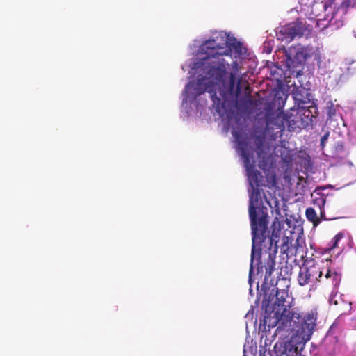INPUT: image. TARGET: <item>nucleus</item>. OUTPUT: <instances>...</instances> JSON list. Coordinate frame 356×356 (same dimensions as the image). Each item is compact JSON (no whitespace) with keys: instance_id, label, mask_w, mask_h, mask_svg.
<instances>
[{"instance_id":"nucleus-8","label":"nucleus","mask_w":356,"mask_h":356,"mask_svg":"<svg viewBox=\"0 0 356 356\" xmlns=\"http://www.w3.org/2000/svg\"><path fill=\"white\" fill-rule=\"evenodd\" d=\"M286 115V124L289 131H294L296 128L302 127V122L299 113V107L291 108L289 111L284 113Z\"/></svg>"},{"instance_id":"nucleus-7","label":"nucleus","mask_w":356,"mask_h":356,"mask_svg":"<svg viewBox=\"0 0 356 356\" xmlns=\"http://www.w3.org/2000/svg\"><path fill=\"white\" fill-rule=\"evenodd\" d=\"M299 113L302 122V128L312 125L313 119L317 117L318 108L316 105H312L307 107L299 106Z\"/></svg>"},{"instance_id":"nucleus-18","label":"nucleus","mask_w":356,"mask_h":356,"mask_svg":"<svg viewBox=\"0 0 356 356\" xmlns=\"http://www.w3.org/2000/svg\"><path fill=\"white\" fill-rule=\"evenodd\" d=\"M336 114V110L332 105L327 107V115L330 118H332Z\"/></svg>"},{"instance_id":"nucleus-15","label":"nucleus","mask_w":356,"mask_h":356,"mask_svg":"<svg viewBox=\"0 0 356 356\" xmlns=\"http://www.w3.org/2000/svg\"><path fill=\"white\" fill-rule=\"evenodd\" d=\"M301 164L304 165L305 170H309V168H311L312 163L309 155H307L303 159Z\"/></svg>"},{"instance_id":"nucleus-10","label":"nucleus","mask_w":356,"mask_h":356,"mask_svg":"<svg viewBox=\"0 0 356 356\" xmlns=\"http://www.w3.org/2000/svg\"><path fill=\"white\" fill-rule=\"evenodd\" d=\"M340 1L341 0H325V8L326 9L330 8L333 10V15H335L339 13H341L342 15H346L350 7H348L346 9L343 8L341 6L345 2V0H343L341 2Z\"/></svg>"},{"instance_id":"nucleus-19","label":"nucleus","mask_w":356,"mask_h":356,"mask_svg":"<svg viewBox=\"0 0 356 356\" xmlns=\"http://www.w3.org/2000/svg\"><path fill=\"white\" fill-rule=\"evenodd\" d=\"M213 40H215V42L217 43L216 40H215V39H213ZM218 44H221V45H223V48H222V49H220V50H219V52L221 54L220 55H221L222 58L224 59V58H223V55H224V54L228 55V53H226V52H227V50H225V51H224V52H222V51H222V50H223V49H225V47L227 46V40H224V42H222V43H219V42H218Z\"/></svg>"},{"instance_id":"nucleus-14","label":"nucleus","mask_w":356,"mask_h":356,"mask_svg":"<svg viewBox=\"0 0 356 356\" xmlns=\"http://www.w3.org/2000/svg\"><path fill=\"white\" fill-rule=\"evenodd\" d=\"M293 96L295 101L297 102L299 105L300 104H305L307 102V99L309 100L308 98L303 97L302 95L298 92H293Z\"/></svg>"},{"instance_id":"nucleus-4","label":"nucleus","mask_w":356,"mask_h":356,"mask_svg":"<svg viewBox=\"0 0 356 356\" xmlns=\"http://www.w3.org/2000/svg\"><path fill=\"white\" fill-rule=\"evenodd\" d=\"M311 262L305 263L300 268L298 281L300 286H305L311 282L319 281L323 273L319 264Z\"/></svg>"},{"instance_id":"nucleus-16","label":"nucleus","mask_w":356,"mask_h":356,"mask_svg":"<svg viewBox=\"0 0 356 356\" xmlns=\"http://www.w3.org/2000/svg\"><path fill=\"white\" fill-rule=\"evenodd\" d=\"M343 8H347L348 7L356 8V0H345V2L342 4Z\"/></svg>"},{"instance_id":"nucleus-20","label":"nucleus","mask_w":356,"mask_h":356,"mask_svg":"<svg viewBox=\"0 0 356 356\" xmlns=\"http://www.w3.org/2000/svg\"><path fill=\"white\" fill-rule=\"evenodd\" d=\"M329 135H330V133L329 132H327L326 134H325L321 138V146L322 147V148H323L325 145V142L326 140H327L328 137H329Z\"/></svg>"},{"instance_id":"nucleus-22","label":"nucleus","mask_w":356,"mask_h":356,"mask_svg":"<svg viewBox=\"0 0 356 356\" xmlns=\"http://www.w3.org/2000/svg\"><path fill=\"white\" fill-rule=\"evenodd\" d=\"M286 56H287L289 59H291V58L290 55H289L287 52H286Z\"/></svg>"},{"instance_id":"nucleus-9","label":"nucleus","mask_w":356,"mask_h":356,"mask_svg":"<svg viewBox=\"0 0 356 356\" xmlns=\"http://www.w3.org/2000/svg\"><path fill=\"white\" fill-rule=\"evenodd\" d=\"M257 154L259 159V167L264 171L266 170L269 166L271 156L267 153L261 143L257 144Z\"/></svg>"},{"instance_id":"nucleus-3","label":"nucleus","mask_w":356,"mask_h":356,"mask_svg":"<svg viewBox=\"0 0 356 356\" xmlns=\"http://www.w3.org/2000/svg\"><path fill=\"white\" fill-rule=\"evenodd\" d=\"M286 296V291H279L277 288H273L270 293L265 292L262 302L265 307L264 325L269 329L277 326V330L291 333L292 346L300 344L302 348L311 339L316 318L312 312L303 317L294 312L289 305H285Z\"/></svg>"},{"instance_id":"nucleus-21","label":"nucleus","mask_w":356,"mask_h":356,"mask_svg":"<svg viewBox=\"0 0 356 356\" xmlns=\"http://www.w3.org/2000/svg\"><path fill=\"white\" fill-rule=\"evenodd\" d=\"M337 295H331L329 298V302L331 305H338V300L336 299Z\"/></svg>"},{"instance_id":"nucleus-5","label":"nucleus","mask_w":356,"mask_h":356,"mask_svg":"<svg viewBox=\"0 0 356 356\" xmlns=\"http://www.w3.org/2000/svg\"><path fill=\"white\" fill-rule=\"evenodd\" d=\"M265 117L266 130L269 132L271 131L274 135H282L287 126L284 113L268 111Z\"/></svg>"},{"instance_id":"nucleus-2","label":"nucleus","mask_w":356,"mask_h":356,"mask_svg":"<svg viewBox=\"0 0 356 356\" xmlns=\"http://www.w3.org/2000/svg\"><path fill=\"white\" fill-rule=\"evenodd\" d=\"M241 156L243 159L244 166L247 172L248 179L250 188L249 198V216L251 222L252 235V247L251 252V264L250 275L253 270L254 259L257 261V274L261 276L264 273L265 283L268 282L272 273L275 270L277 246H273V240L269 236L268 230V216L262 212L257 218V205L261 197V187L264 186V176L256 170L251 163L250 154L241 148Z\"/></svg>"},{"instance_id":"nucleus-1","label":"nucleus","mask_w":356,"mask_h":356,"mask_svg":"<svg viewBox=\"0 0 356 356\" xmlns=\"http://www.w3.org/2000/svg\"><path fill=\"white\" fill-rule=\"evenodd\" d=\"M222 48L223 45L213 40H207L200 45V53L205 56L195 64L194 68L202 67L205 76L186 86V98L195 99L204 92H208L216 104L217 109H219L220 105L222 108H225V103L229 97L234 99L239 97L242 78L239 74L238 65L236 62H233L232 70L227 79L225 76L229 65L219 52Z\"/></svg>"},{"instance_id":"nucleus-11","label":"nucleus","mask_w":356,"mask_h":356,"mask_svg":"<svg viewBox=\"0 0 356 356\" xmlns=\"http://www.w3.org/2000/svg\"><path fill=\"white\" fill-rule=\"evenodd\" d=\"M325 278L330 279L331 281V284L333 286L337 287L341 282V275L339 273L336 271H332L330 270H327L325 274Z\"/></svg>"},{"instance_id":"nucleus-6","label":"nucleus","mask_w":356,"mask_h":356,"mask_svg":"<svg viewBox=\"0 0 356 356\" xmlns=\"http://www.w3.org/2000/svg\"><path fill=\"white\" fill-rule=\"evenodd\" d=\"M305 31V25L299 19L280 27L276 33L277 40L290 42L296 36H301Z\"/></svg>"},{"instance_id":"nucleus-17","label":"nucleus","mask_w":356,"mask_h":356,"mask_svg":"<svg viewBox=\"0 0 356 356\" xmlns=\"http://www.w3.org/2000/svg\"><path fill=\"white\" fill-rule=\"evenodd\" d=\"M320 202H321L319 203L318 207H319V209L321 210V217L319 218H320V220L321 219L327 220L325 216L324 211H323L321 209V207H323L325 203V199L324 197H322V198H321Z\"/></svg>"},{"instance_id":"nucleus-12","label":"nucleus","mask_w":356,"mask_h":356,"mask_svg":"<svg viewBox=\"0 0 356 356\" xmlns=\"http://www.w3.org/2000/svg\"><path fill=\"white\" fill-rule=\"evenodd\" d=\"M305 215L307 220L312 222L314 227L317 226L320 224L321 220L319 217H318L316 211L312 207H308L306 209Z\"/></svg>"},{"instance_id":"nucleus-13","label":"nucleus","mask_w":356,"mask_h":356,"mask_svg":"<svg viewBox=\"0 0 356 356\" xmlns=\"http://www.w3.org/2000/svg\"><path fill=\"white\" fill-rule=\"evenodd\" d=\"M344 236V234L343 232L338 233L331 241V243L329 244L328 247L326 248V251L330 252L331 250L339 248V241L343 238Z\"/></svg>"}]
</instances>
